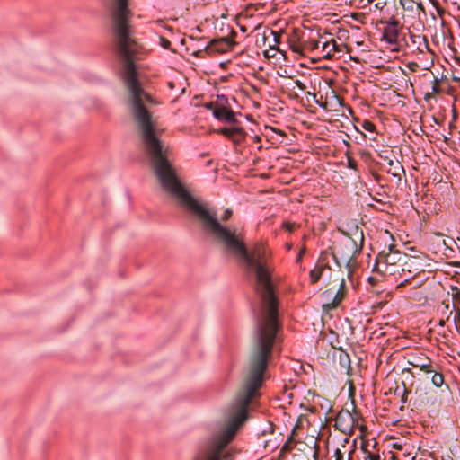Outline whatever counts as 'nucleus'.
<instances>
[{"instance_id": "f257e3e1", "label": "nucleus", "mask_w": 460, "mask_h": 460, "mask_svg": "<svg viewBox=\"0 0 460 460\" xmlns=\"http://www.w3.org/2000/svg\"><path fill=\"white\" fill-rule=\"evenodd\" d=\"M247 419V413H227L225 423L215 434L208 447L200 450L193 460H221L224 448L233 440Z\"/></svg>"}, {"instance_id": "f03ea898", "label": "nucleus", "mask_w": 460, "mask_h": 460, "mask_svg": "<svg viewBox=\"0 0 460 460\" xmlns=\"http://www.w3.org/2000/svg\"><path fill=\"white\" fill-rule=\"evenodd\" d=\"M347 294L346 282L343 278L339 279L338 287H331L322 294L323 307L325 310L336 308Z\"/></svg>"}, {"instance_id": "7ed1b4c3", "label": "nucleus", "mask_w": 460, "mask_h": 460, "mask_svg": "<svg viewBox=\"0 0 460 460\" xmlns=\"http://www.w3.org/2000/svg\"><path fill=\"white\" fill-rule=\"evenodd\" d=\"M358 248L357 243L349 235H345L333 248V257L339 262L349 264L358 252Z\"/></svg>"}, {"instance_id": "20e7f679", "label": "nucleus", "mask_w": 460, "mask_h": 460, "mask_svg": "<svg viewBox=\"0 0 460 460\" xmlns=\"http://www.w3.org/2000/svg\"><path fill=\"white\" fill-rule=\"evenodd\" d=\"M405 253L394 251L392 245L389 246L388 252H381L377 258L376 267L381 273L383 271H391V267L394 263L401 262Z\"/></svg>"}, {"instance_id": "39448f33", "label": "nucleus", "mask_w": 460, "mask_h": 460, "mask_svg": "<svg viewBox=\"0 0 460 460\" xmlns=\"http://www.w3.org/2000/svg\"><path fill=\"white\" fill-rule=\"evenodd\" d=\"M231 35V37H222L210 40L208 45L205 48V51L208 54H223L230 51L235 44L234 37L236 35V33L232 31Z\"/></svg>"}, {"instance_id": "423d86ee", "label": "nucleus", "mask_w": 460, "mask_h": 460, "mask_svg": "<svg viewBox=\"0 0 460 460\" xmlns=\"http://www.w3.org/2000/svg\"><path fill=\"white\" fill-rule=\"evenodd\" d=\"M402 266L403 268L402 280L397 285V288L403 286L420 271V263L417 258L408 256L407 254H404Z\"/></svg>"}, {"instance_id": "0eeeda50", "label": "nucleus", "mask_w": 460, "mask_h": 460, "mask_svg": "<svg viewBox=\"0 0 460 460\" xmlns=\"http://www.w3.org/2000/svg\"><path fill=\"white\" fill-rule=\"evenodd\" d=\"M382 23L385 25L383 28L382 40L391 45L396 44L399 37V22L393 19Z\"/></svg>"}, {"instance_id": "6e6552de", "label": "nucleus", "mask_w": 460, "mask_h": 460, "mask_svg": "<svg viewBox=\"0 0 460 460\" xmlns=\"http://www.w3.org/2000/svg\"><path fill=\"white\" fill-rule=\"evenodd\" d=\"M217 132L224 135L235 145L241 144L246 137L244 130L239 127L223 128L218 129Z\"/></svg>"}, {"instance_id": "1a4fd4ad", "label": "nucleus", "mask_w": 460, "mask_h": 460, "mask_svg": "<svg viewBox=\"0 0 460 460\" xmlns=\"http://www.w3.org/2000/svg\"><path fill=\"white\" fill-rule=\"evenodd\" d=\"M410 41L407 44L412 48H415L419 53H426L430 51L428 40L423 35L410 34Z\"/></svg>"}, {"instance_id": "9d476101", "label": "nucleus", "mask_w": 460, "mask_h": 460, "mask_svg": "<svg viewBox=\"0 0 460 460\" xmlns=\"http://www.w3.org/2000/svg\"><path fill=\"white\" fill-rule=\"evenodd\" d=\"M409 364L427 374L435 372L432 360L428 357H414L411 361H409Z\"/></svg>"}, {"instance_id": "9b49d317", "label": "nucleus", "mask_w": 460, "mask_h": 460, "mask_svg": "<svg viewBox=\"0 0 460 460\" xmlns=\"http://www.w3.org/2000/svg\"><path fill=\"white\" fill-rule=\"evenodd\" d=\"M384 160L386 163L385 164L386 172L400 181L402 174L404 173V170L401 163L398 160H394L389 157H385Z\"/></svg>"}, {"instance_id": "f8f14e48", "label": "nucleus", "mask_w": 460, "mask_h": 460, "mask_svg": "<svg viewBox=\"0 0 460 460\" xmlns=\"http://www.w3.org/2000/svg\"><path fill=\"white\" fill-rule=\"evenodd\" d=\"M340 51L339 46L334 40L322 41L321 54L323 58L330 59L336 52Z\"/></svg>"}, {"instance_id": "ddd939ff", "label": "nucleus", "mask_w": 460, "mask_h": 460, "mask_svg": "<svg viewBox=\"0 0 460 460\" xmlns=\"http://www.w3.org/2000/svg\"><path fill=\"white\" fill-rule=\"evenodd\" d=\"M214 116L222 121H226L230 123H235L236 118L235 114L233 111L226 108V107H217L213 111Z\"/></svg>"}, {"instance_id": "4468645a", "label": "nucleus", "mask_w": 460, "mask_h": 460, "mask_svg": "<svg viewBox=\"0 0 460 460\" xmlns=\"http://www.w3.org/2000/svg\"><path fill=\"white\" fill-rule=\"evenodd\" d=\"M331 269L325 263L319 261L314 268L310 271L311 283L317 282L322 276L329 273Z\"/></svg>"}, {"instance_id": "2eb2a0df", "label": "nucleus", "mask_w": 460, "mask_h": 460, "mask_svg": "<svg viewBox=\"0 0 460 460\" xmlns=\"http://www.w3.org/2000/svg\"><path fill=\"white\" fill-rule=\"evenodd\" d=\"M353 450L349 449L345 445L337 447L334 450L333 457L335 460H352Z\"/></svg>"}, {"instance_id": "dca6fc26", "label": "nucleus", "mask_w": 460, "mask_h": 460, "mask_svg": "<svg viewBox=\"0 0 460 460\" xmlns=\"http://www.w3.org/2000/svg\"><path fill=\"white\" fill-rule=\"evenodd\" d=\"M402 261L401 262L394 263L391 267V271H383L382 274L385 276H399L402 279L403 268L402 266Z\"/></svg>"}, {"instance_id": "f3484780", "label": "nucleus", "mask_w": 460, "mask_h": 460, "mask_svg": "<svg viewBox=\"0 0 460 460\" xmlns=\"http://www.w3.org/2000/svg\"><path fill=\"white\" fill-rule=\"evenodd\" d=\"M304 49L305 51H315L318 50L320 48V45L322 43L321 40H315V39H309L307 40H304Z\"/></svg>"}, {"instance_id": "a211bd4d", "label": "nucleus", "mask_w": 460, "mask_h": 460, "mask_svg": "<svg viewBox=\"0 0 460 460\" xmlns=\"http://www.w3.org/2000/svg\"><path fill=\"white\" fill-rule=\"evenodd\" d=\"M441 92L440 82L438 78H435L432 82L431 93H427L425 94V99H430L434 97L436 94Z\"/></svg>"}, {"instance_id": "6ab92c4d", "label": "nucleus", "mask_w": 460, "mask_h": 460, "mask_svg": "<svg viewBox=\"0 0 460 460\" xmlns=\"http://www.w3.org/2000/svg\"><path fill=\"white\" fill-rule=\"evenodd\" d=\"M340 364L342 370L349 373L350 369V359L348 354H340Z\"/></svg>"}, {"instance_id": "aec40b11", "label": "nucleus", "mask_w": 460, "mask_h": 460, "mask_svg": "<svg viewBox=\"0 0 460 460\" xmlns=\"http://www.w3.org/2000/svg\"><path fill=\"white\" fill-rule=\"evenodd\" d=\"M433 376L431 377V382L436 387H441L444 384V376L440 372L435 370L432 372Z\"/></svg>"}, {"instance_id": "412c9836", "label": "nucleus", "mask_w": 460, "mask_h": 460, "mask_svg": "<svg viewBox=\"0 0 460 460\" xmlns=\"http://www.w3.org/2000/svg\"><path fill=\"white\" fill-rule=\"evenodd\" d=\"M289 46H290V49H292V51L295 52V53H298L300 55H304L305 52V49H304V43L303 42L297 43V42H295L293 40H290Z\"/></svg>"}, {"instance_id": "4be33fe9", "label": "nucleus", "mask_w": 460, "mask_h": 460, "mask_svg": "<svg viewBox=\"0 0 460 460\" xmlns=\"http://www.w3.org/2000/svg\"><path fill=\"white\" fill-rule=\"evenodd\" d=\"M362 128L367 131L373 132L376 128V126L370 120H364L362 123Z\"/></svg>"}, {"instance_id": "5701e85b", "label": "nucleus", "mask_w": 460, "mask_h": 460, "mask_svg": "<svg viewBox=\"0 0 460 460\" xmlns=\"http://www.w3.org/2000/svg\"><path fill=\"white\" fill-rule=\"evenodd\" d=\"M159 44L162 48L168 49L171 46V41L167 40L164 36H159Z\"/></svg>"}, {"instance_id": "b1692460", "label": "nucleus", "mask_w": 460, "mask_h": 460, "mask_svg": "<svg viewBox=\"0 0 460 460\" xmlns=\"http://www.w3.org/2000/svg\"><path fill=\"white\" fill-rule=\"evenodd\" d=\"M233 214L232 209L227 208L225 210L223 216L221 217L222 221H227Z\"/></svg>"}, {"instance_id": "393cba45", "label": "nucleus", "mask_w": 460, "mask_h": 460, "mask_svg": "<svg viewBox=\"0 0 460 460\" xmlns=\"http://www.w3.org/2000/svg\"><path fill=\"white\" fill-rule=\"evenodd\" d=\"M155 30H158L159 28H164L171 31V28L166 26L163 21H156L154 22Z\"/></svg>"}, {"instance_id": "a878e982", "label": "nucleus", "mask_w": 460, "mask_h": 460, "mask_svg": "<svg viewBox=\"0 0 460 460\" xmlns=\"http://www.w3.org/2000/svg\"><path fill=\"white\" fill-rule=\"evenodd\" d=\"M406 67H407L410 71H411V72H415V71L418 69L419 65H418V63H416V62H409V63L406 65Z\"/></svg>"}, {"instance_id": "bb28decb", "label": "nucleus", "mask_w": 460, "mask_h": 460, "mask_svg": "<svg viewBox=\"0 0 460 460\" xmlns=\"http://www.w3.org/2000/svg\"><path fill=\"white\" fill-rule=\"evenodd\" d=\"M270 34L273 37L274 43L278 44L279 42V34L274 31H270Z\"/></svg>"}, {"instance_id": "cd10ccee", "label": "nucleus", "mask_w": 460, "mask_h": 460, "mask_svg": "<svg viewBox=\"0 0 460 460\" xmlns=\"http://www.w3.org/2000/svg\"><path fill=\"white\" fill-rule=\"evenodd\" d=\"M295 84H296V87L301 91H305L306 89L305 84L300 80H296Z\"/></svg>"}, {"instance_id": "c85d7f7f", "label": "nucleus", "mask_w": 460, "mask_h": 460, "mask_svg": "<svg viewBox=\"0 0 460 460\" xmlns=\"http://www.w3.org/2000/svg\"><path fill=\"white\" fill-rule=\"evenodd\" d=\"M348 165L351 169H356L357 163H356V161L354 159L349 157L348 158Z\"/></svg>"}, {"instance_id": "c756f323", "label": "nucleus", "mask_w": 460, "mask_h": 460, "mask_svg": "<svg viewBox=\"0 0 460 460\" xmlns=\"http://www.w3.org/2000/svg\"><path fill=\"white\" fill-rule=\"evenodd\" d=\"M345 417L348 418L349 420H352V416L349 412L345 414Z\"/></svg>"}, {"instance_id": "7c9ffc66", "label": "nucleus", "mask_w": 460, "mask_h": 460, "mask_svg": "<svg viewBox=\"0 0 460 460\" xmlns=\"http://www.w3.org/2000/svg\"><path fill=\"white\" fill-rule=\"evenodd\" d=\"M342 418H343V415L342 414H339L337 420L340 421Z\"/></svg>"}, {"instance_id": "2f4dec72", "label": "nucleus", "mask_w": 460, "mask_h": 460, "mask_svg": "<svg viewBox=\"0 0 460 460\" xmlns=\"http://www.w3.org/2000/svg\"><path fill=\"white\" fill-rule=\"evenodd\" d=\"M287 227L288 228V230L292 231L293 230V226H289V225H287Z\"/></svg>"}, {"instance_id": "473e14b6", "label": "nucleus", "mask_w": 460, "mask_h": 460, "mask_svg": "<svg viewBox=\"0 0 460 460\" xmlns=\"http://www.w3.org/2000/svg\"><path fill=\"white\" fill-rule=\"evenodd\" d=\"M270 49H275V48L272 45H270Z\"/></svg>"}, {"instance_id": "72a5a7b5", "label": "nucleus", "mask_w": 460, "mask_h": 460, "mask_svg": "<svg viewBox=\"0 0 460 460\" xmlns=\"http://www.w3.org/2000/svg\"><path fill=\"white\" fill-rule=\"evenodd\" d=\"M413 460H426V459L420 458V459H413Z\"/></svg>"}]
</instances>
